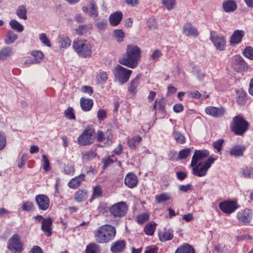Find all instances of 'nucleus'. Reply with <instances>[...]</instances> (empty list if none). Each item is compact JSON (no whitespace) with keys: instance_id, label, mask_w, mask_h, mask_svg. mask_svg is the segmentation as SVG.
Returning <instances> with one entry per match:
<instances>
[{"instance_id":"f257e3e1","label":"nucleus","mask_w":253,"mask_h":253,"mask_svg":"<svg viewBox=\"0 0 253 253\" xmlns=\"http://www.w3.org/2000/svg\"><path fill=\"white\" fill-rule=\"evenodd\" d=\"M141 55V51L139 47L133 44L128 45L126 47V55L119 60V62L128 68L134 69L138 66Z\"/></svg>"},{"instance_id":"f03ea898","label":"nucleus","mask_w":253,"mask_h":253,"mask_svg":"<svg viewBox=\"0 0 253 253\" xmlns=\"http://www.w3.org/2000/svg\"><path fill=\"white\" fill-rule=\"evenodd\" d=\"M116 235L114 226L105 224L99 227L94 232V236L97 243H107L113 240Z\"/></svg>"},{"instance_id":"7ed1b4c3","label":"nucleus","mask_w":253,"mask_h":253,"mask_svg":"<svg viewBox=\"0 0 253 253\" xmlns=\"http://www.w3.org/2000/svg\"><path fill=\"white\" fill-rule=\"evenodd\" d=\"M73 48L76 53L80 57L88 58L92 53L91 45L86 40L77 38L73 42Z\"/></svg>"},{"instance_id":"20e7f679","label":"nucleus","mask_w":253,"mask_h":253,"mask_svg":"<svg viewBox=\"0 0 253 253\" xmlns=\"http://www.w3.org/2000/svg\"><path fill=\"white\" fill-rule=\"evenodd\" d=\"M217 158V157L215 158L211 157L206 160L204 163H195L193 164L191 163V167H192L193 174L199 177L205 176L207 173L208 170Z\"/></svg>"},{"instance_id":"39448f33","label":"nucleus","mask_w":253,"mask_h":253,"mask_svg":"<svg viewBox=\"0 0 253 253\" xmlns=\"http://www.w3.org/2000/svg\"><path fill=\"white\" fill-rule=\"evenodd\" d=\"M249 123L241 115L234 117L230 125L231 130L236 135H242L248 129Z\"/></svg>"},{"instance_id":"423d86ee","label":"nucleus","mask_w":253,"mask_h":253,"mask_svg":"<svg viewBox=\"0 0 253 253\" xmlns=\"http://www.w3.org/2000/svg\"><path fill=\"white\" fill-rule=\"evenodd\" d=\"M95 138V129L87 126L77 138V143L81 146H87L92 144Z\"/></svg>"},{"instance_id":"0eeeda50","label":"nucleus","mask_w":253,"mask_h":253,"mask_svg":"<svg viewBox=\"0 0 253 253\" xmlns=\"http://www.w3.org/2000/svg\"><path fill=\"white\" fill-rule=\"evenodd\" d=\"M128 211V206L126 202L121 201L112 205L109 209L110 215L114 219L119 220L126 216Z\"/></svg>"},{"instance_id":"6e6552de","label":"nucleus","mask_w":253,"mask_h":253,"mask_svg":"<svg viewBox=\"0 0 253 253\" xmlns=\"http://www.w3.org/2000/svg\"><path fill=\"white\" fill-rule=\"evenodd\" d=\"M113 73L115 81L121 84L127 83L131 75L132 71L127 69L121 65H117L113 69Z\"/></svg>"},{"instance_id":"1a4fd4ad","label":"nucleus","mask_w":253,"mask_h":253,"mask_svg":"<svg viewBox=\"0 0 253 253\" xmlns=\"http://www.w3.org/2000/svg\"><path fill=\"white\" fill-rule=\"evenodd\" d=\"M7 249L12 253H21L23 251V244L20 236L15 234L8 240Z\"/></svg>"},{"instance_id":"9d476101","label":"nucleus","mask_w":253,"mask_h":253,"mask_svg":"<svg viewBox=\"0 0 253 253\" xmlns=\"http://www.w3.org/2000/svg\"><path fill=\"white\" fill-rule=\"evenodd\" d=\"M210 40L217 50L223 51L226 46V38L224 36L217 34L215 31H210Z\"/></svg>"},{"instance_id":"9b49d317","label":"nucleus","mask_w":253,"mask_h":253,"mask_svg":"<svg viewBox=\"0 0 253 253\" xmlns=\"http://www.w3.org/2000/svg\"><path fill=\"white\" fill-rule=\"evenodd\" d=\"M95 138L98 142H102L106 146H110L113 143V134L111 129H107L105 132L98 130L95 133Z\"/></svg>"},{"instance_id":"f8f14e48","label":"nucleus","mask_w":253,"mask_h":253,"mask_svg":"<svg viewBox=\"0 0 253 253\" xmlns=\"http://www.w3.org/2000/svg\"><path fill=\"white\" fill-rule=\"evenodd\" d=\"M253 217V212L249 209H245L238 212L236 218L238 222L244 225L250 224L251 221Z\"/></svg>"},{"instance_id":"ddd939ff","label":"nucleus","mask_w":253,"mask_h":253,"mask_svg":"<svg viewBox=\"0 0 253 253\" xmlns=\"http://www.w3.org/2000/svg\"><path fill=\"white\" fill-rule=\"evenodd\" d=\"M219 208L224 213L230 214L238 208V206L235 201L226 200L219 203Z\"/></svg>"},{"instance_id":"4468645a","label":"nucleus","mask_w":253,"mask_h":253,"mask_svg":"<svg viewBox=\"0 0 253 253\" xmlns=\"http://www.w3.org/2000/svg\"><path fill=\"white\" fill-rule=\"evenodd\" d=\"M35 202L40 210L46 211L50 204L48 197L44 194H39L35 197Z\"/></svg>"},{"instance_id":"2eb2a0df","label":"nucleus","mask_w":253,"mask_h":253,"mask_svg":"<svg viewBox=\"0 0 253 253\" xmlns=\"http://www.w3.org/2000/svg\"><path fill=\"white\" fill-rule=\"evenodd\" d=\"M232 67L237 72H241L248 69L247 64L239 55H236L234 56Z\"/></svg>"},{"instance_id":"dca6fc26","label":"nucleus","mask_w":253,"mask_h":253,"mask_svg":"<svg viewBox=\"0 0 253 253\" xmlns=\"http://www.w3.org/2000/svg\"><path fill=\"white\" fill-rule=\"evenodd\" d=\"M210 155V152L207 150H195L192 157L191 163H204L205 159Z\"/></svg>"},{"instance_id":"f3484780","label":"nucleus","mask_w":253,"mask_h":253,"mask_svg":"<svg viewBox=\"0 0 253 253\" xmlns=\"http://www.w3.org/2000/svg\"><path fill=\"white\" fill-rule=\"evenodd\" d=\"M245 35V32L244 30H236L230 38L229 42L230 44L235 45L240 43Z\"/></svg>"},{"instance_id":"a211bd4d","label":"nucleus","mask_w":253,"mask_h":253,"mask_svg":"<svg viewBox=\"0 0 253 253\" xmlns=\"http://www.w3.org/2000/svg\"><path fill=\"white\" fill-rule=\"evenodd\" d=\"M205 112L207 114L214 118H218L222 116L225 113V109L223 107H216L208 106L205 108Z\"/></svg>"},{"instance_id":"6ab92c4d","label":"nucleus","mask_w":253,"mask_h":253,"mask_svg":"<svg viewBox=\"0 0 253 253\" xmlns=\"http://www.w3.org/2000/svg\"><path fill=\"white\" fill-rule=\"evenodd\" d=\"M126 242L123 240H118L113 242L110 246V251L112 253H121L126 248Z\"/></svg>"},{"instance_id":"aec40b11","label":"nucleus","mask_w":253,"mask_h":253,"mask_svg":"<svg viewBox=\"0 0 253 253\" xmlns=\"http://www.w3.org/2000/svg\"><path fill=\"white\" fill-rule=\"evenodd\" d=\"M124 183L128 188H133L137 185L138 178L134 173L129 172L126 175Z\"/></svg>"},{"instance_id":"412c9836","label":"nucleus","mask_w":253,"mask_h":253,"mask_svg":"<svg viewBox=\"0 0 253 253\" xmlns=\"http://www.w3.org/2000/svg\"><path fill=\"white\" fill-rule=\"evenodd\" d=\"M52 222V219L50 217L43 219L42 221L41 230L45 233L47 237L51 235Z\"/></svg>"},{"instance_id":"4be33fe9","label":"nucleus","mask_w":253,"mask_h":253,"mask_svg":"<svg viewBox=\"0 0 253 253\" xmlns=\"http://www.w3.org/2000/svg\"><path fill=\"white\" fill-rule=\"evenodd\" d=\"M85 180V175L81 173L72 178L68 183V186L72 189H75L80 187Z\"/></svg>"},{"instance_id":"5701e85b","label":"nucleus","mask_w":253,"mask_h":253,"mask_svg":"<svg viewBox=\"0 0 253 253\" xmlns=\"http://www.w3.org/2000/svg\"><path fill=\"white\" fill-rule=\"evenodd\" d=\"M140 78L141 74H138L128 84V90L133 95H135L137 92V87L140 84Z\"/></svg>"},{"instance_id":"b1692460","label":"nucleus","mask_w":253,"mask_h":253,"mask_svg":"<svg viewBox=\"0 0 253 253\" xmlns=\"http://www.w3.org/2000/svg\"><path fill=\"white\" fill-rule=\"evenodd\" d=\"M80 106L84 112H88L91 110L93 105V101L92 99H86L82 97L80 100Z\"/></svg>"},{"instance_id":"393cba45","label":"nucleus","mask_w":253,"mask_h":253,"mask_svg":"<svg viewBox=\"0 0 253 253\" xmlns=\"http://www.w3.org/2000/svg\"><path fill=\"white\" fill-rule=\"evenodd\" d=\"M123 13L121 11H117L111 14L109 16V22L113 26L119 25L123 18Z\"/></svg>"},{"instance_id":"a878e982","label":"nucleus","mask_w":253,"mask_h":253,"mask_svg":"<svg viewBox=\"0 0 253 253\" xmlns=\"http://www.w3.org/2000/svg\"><path fill=\"white\" fill-rule=\"evenodd\" d=\"M158 237L161 242L170 240L173 237V231L170 229L165 228L159 233Z\"/></svg>"},{"instance_id":"bb28decb","label":"nucleus","mask_w":253,"mask_h":253,"mask_svg":"<svg viewBox=\"0 0 253 253\" xmlns=\"http://www.w3.org/2000/svg\"><path fill=\"white\" fill-rule=\"evenodd\" d=\"M87 191L85 189H80L76 191L74 195L75 200L79 203L85 201L88 198Z\"/></svg>"},{"instance_id":"cd10ccee","label":"nucleus","mask_w":253,"mask_h":253,"mask_svg":"<svg viewBox=\"0 0 253 253\" xmlns=\"http://www.w3.org/2000/svg\"><path fill=\"white\" fill-rule=\"evenodd\" d=\"M223 9L226 12H231L237 8V5L234 0H227L223 2Z\"/></svg>"},{"instance_id":"c85d7f7f","label":"nucleus","mask_w":253,"mask_h":253,"mask_svg":"<svg viewBox=\"0 0 253 253\" xmlns=\"http://www.w3.org/2000/svg\"><path fill=\"white\" fill-rule=\"evenodd\" d=\"M57 42L61 48H67L71 45V40L64 35H60L57 38Z\"/></svg>"},{"instance_id":"c756f323","label":"nucleus","mask_w":253,"mask_h":253,"mask_svg":"<svg viewBox=\"0 0 253 253\" xmlns=\"http://www.w3.org/2000/svg\"><path fill=\"white\" fill-rule=\"evenodd\" d=\"M74 163L72 161L67 162L64 165L63 172L66 175H73L75 173Z\"/></svg>"},{"instance_id":"7c9ffc66","label":"nucleus","mask_w":253,"mask_h":253,"mask_svg":"<svg viewBox=\"0 0 253 253\" xmlns=\"http://www.w3.org/2000/svg\"><path fill=\"white\" fill-rule=\"evenodd\" d=\"M171 199L170 193L168 192H163L157 194L155 197V202L156 204H161L163 202L169 201Z\"/></svg>"},{"instance_id":"2f4dec72","label":"nucleus","mask_w":253,"mask_h":253,"mask_svg":"<svg viewBox=\"0 0 253 253\" xmlns=\"http://www.w3.org/2000/svg\"><path fill=\"white\" fill-rule=\"evenodd\" d=\"M245 151V147L241 145H235L230 150L229 153L231 155L235 157H240L243 155Z\"/></svg>"},{"instance_id":"473e14b6","label":"nucleus","mask_w":253,"mask_h":253,"mask_svg":"<svg viewBox=\"0 0 253 253\" xmlns=\"http://www.w3.org/2000/svg\"><path fill=\"white\" fill-rule=\"evenodd\" d=\"M102 189L100 185L93 187L92 194L89 199V202H92L95 199L102 197Z\"/></svg>"},{"instance_id":"72a5a7b5","label":"nucleus","mask_w":253,"mask_h":253,"mask_svg":"<svg viewBox=\"0 0 253 253\" xmlns=\"http://www.w3.org/2000/svg\"><path fill=\"white\" fill-rule=\"evenodd\" d=\"M142 140L140 135H137L129 138L127 140L128 146L130 149H135Z\"/></svg>"},{"instance_id":"f704fd0d","label":"nucleus","mask_w":253,"mask_h":253,"mask_svg":"<svg viewBox=\"0 0 253 253\" xmlns=\"http://www.w3.org/2000/svg\"><path fill=\"white\" fill-rule=\"evenodd\" d=\"M100 247L95 243H90L87 245L85 253H100Z\"/></svg>"},{"instance_id":"c9c22d12","label":"nucleus","mask_w":253,"mask_h":253,"mask_svg":"<svg viewBox=\"0 0 253 253\" xmlns=\"http://www.w3.org/2000/svg\"><path fill=\"white\" fill-rule=\"evenodd\" d=\"M156 224L154 222H150L146 224L144 228V232L147 235H153L156 229Z\"/></svg>"},{"instance_id":"e433bc0d","label":"nucleus","mask_w":253,"mask_h":253,"mask_svg":"<svg viewBox=\"0 0 253 253\" xmlns=\"http://www.w3.org/2000/svg\"><path fill=\"white\" fill-rule=\"evenodd\" d=\"M12 53V49L9 47H6L0 51V60H4L10 57Z\"/></svg>"},{"instance_id":"4c0bfd02","label":"nucleus","mask_w":253,"mask_h":253,"mask_svg":"<svg viewBox=\"0 0 253 253\" xmlns=\"http://www.w3.org/2000/svg\"><path fill=\"white\" fill-rule=\"evenodd\" d=\"M90 5V10L88 12L89 16L91 17H96L98 16V7L96 6L95 1L91 0L89 2Z\"/></svg>"},{"instance_id":"58836bf2","label":"nucleus","mask_w":253,"mask_h":253,"mask_svg":"<svg viewBox=\"0 0 253 253\" xmlns=\"http://www.w3.org/2000/svg\"><path fill=\"white\" fill-rule=\"evenodd\" d=\"M96 79L98 84H104L108 79V74L107 72H100Z\"/></svg>"},{"instance_id":"ea45409f","label":"nucleus","mask_w":253,"mask_h":253,"mask_svg":"<svg viewBox=\"0 0 253 253\" xmlns=\"http://www.w3.org/2000/svg\"><path fill=\"white\" fill-rule=\"evenodd\" d=\"M27 12L26 6L22 5L18 7L16 14L20 19L26 20L27 19Z\"/></svg>"},{"instance_id":"a19ab883","label":"nucleus","mask_w":253,"mask_h":253,"mask_svg":"<svg viewBox=\"0 0 253 253\" xmlns=\"http://www.w3.org/2000/svg\"><path fill=\"white\" fill-rule=\"evenodd\" d=\"M64 116L70 120H75L76 117L75 114V110L72 107H68L67 109L64 110Z\"/></svg>"},{"instance_id":"79ce46f5","label":"nucleus","mask_w":253,"mask_h":253,"mask_svg":"<svg viewBox=\"0 0 253 253\" xmlns=\"http://www.w3.org/2000/svg\"><path fill=\"white\" fill-rule=\"evenodd\" d=\"M17 39V35L13 32L9 30L6 35V39L5 40V43L7 44H10L14 42Z\"/></svg>"},{"instance_id":"37998d69","label":"nucleus","mask_w":253,"mask_h":253,"mask_svg":"<svg viewBox=\"0 0 253 253\" xmlns=\"http://www.w3.org/2000/svg\"><path fill=\"white\" fill-rule=\"evenodd\" d=\"M9 24L11 28L13 30H15L18 32H21L24 30V27L23 25H22L16 20H11Z\"/></svg>"},{"instance_id":"c03bdc74","label":"nucleus","mask_w":253,"mask_h":253,"mask_svg":"<svg viewBox=\"0 0 253 253\" xmlns=\"http://www.w3.org/2000/svg\"><path fill=\"white\" fill-rule=\"evenodd\" d=\"M173 135L176 142L179 144H183L185 142V138L183 135L179 131L174 130Z\"/></svg>"},{"instance_id":"a18cd8bd","label":"nucleus","mask_w":253,"mask_h":253,"mask_svg":"<svg viewBox=\"0 0 253 253\" xmlns=\"http://www.w3.org/2000/svg\"><path fill=\"white\" fill-rule=\"evenodd\" d=\"M149 217V215L146 212L139 214L136 216V221L138 224H142L148 220Z\"/></svg>"},{"instance_id":"49530a36","label":"nucleus","mask_w":253,"mask_h":253,"mask_svg":"<svg viewBox=\"0 0 253 253\" xmlns=\"http://www.w3.org/2000/svg\"><path fill=\"white\" fill-rule=\"evenodd\" d=\"M31 54L35 57V60L37 63L41 62L44 57L43 54L40 50L32 51Z\"/></svg>"},{"instance_id":"de8ad7c7","label":"nucleus","mask_w":253,"mask_h":253,"mask_svg":"<svg viewBox=\"0 0 253 253\" xmlns=\"http://www.w3.org/2000/svg\"><path fill=\"white\" fill-rule=\"evenodd\" d=\"M175 253H190V244L186 243L182 245L176 250Z\"/></svg>"},{"instance_id":"09e8293b","label":"nucleus","mask_w":253,"mask_h":253,"mask_svg":"<svg viewBox=\"0 0 253 253\" xmlns=\"http://www.w3.org/2000/svg\"><path fill=\"white\" fill-rule=\"evenodd\" d=\"M243 54L247 58L253 60V47L252 46H246L244 50Z\"/></svg>"},{"instance_id":"8fccbe9b","label":"nucleus","mask_w":253,"mask_h":253,"mask_svg":"<svg viewBox=\"0 0 253 253\" xmlns=\"http://www.w3.org/2000/svg\"><path fill=\"white\" fill-rule=\"evenodd\" d=\"M35 209V206L33 203L27 201L23 204L22 206V209L23 211H31Z\"/></svg>"},{"instance_id":"3c124183","label":"nucleus","mask_w":253,"mask_h":253,"mask_svg":"<svg viewBox=\"0 0 253 253\" xmlns=\"http://www.w3.org/2000/svg\"><path fill=\"white\" fill-rule=\"evenodd\" d=\"M42 168L45 171H48L50 169V166L47 157L45 155H42Z\"/></svg>"},{"instance_id":"603ef678","label":"nucleus","mask_w":253,"mask_h":253,"mask_svg":"<svg viewBox=\"0 0 253 253\" xmlns=\"http://www.w3.org/2000/svg\"><path fill=\"white\" fill-rule=\"evenodd\" d=\"M115 160L110 158V157H107L103 159L101 161L102 163L103 164V168L104 169H107L111 165L113 164Z\"/></svg>"},{"instance_id":"864d4df0","label":"nucleus","mask_w":253,"mask_h":253,"mask_svg":"<svg viewBox=\"0 0 253 253\" xmlns=\"http://www.w3.org/2000/svg\"><path fill=\"white\" fill-rule=\"evenodd\" d=\"M6 145V137L4 132L0 131V151L3 150Z\"/></svg>"},{"instance_id":"5fc2aeb1","label":"nucleus","mask_w":253,"mask_h":253,"mask_svg":"<svg viewBox=\"0 0 253 253\" xmlns=\"http://www.w3.org/2000/svg\"><path fill=\"white\" fill-rule=\"evenodd\" d=\"M163 4L168 10L172 9L175 4V0H163Z\"/></svg>"},{"instance_id":"6e6d98bb","label":"nucleus","mask_w":253,"mask_h":253,"mask_svg":"<svg viewBox=\"0 0 253 253\" xmlns=\"http://www.w3.org/2000/svg\"><path fill=\"white\" fill-rule=\"evenodd\" d=\"M39 39L44 45L48 47H51V45L49 40L47 38L45 34L42 33L41 34L39 37Z\"/></svg>"},{"instance_id":"4d7b16f0","label":"nucleus","mask_w":253,"mask_h":253,"mask_svg":"<svg viewBox=\"0 0 253 253\" xmlns=\"http://www.w3.org/2000/svg\"><path fill=\"white\" fill-rule=\"evenodd\" d=\"M114 34L119 42H121L123 41L125 37V33L122 30H115L114 31Z\"/></svg>"},{"instance_id":"13d9d810","label":"nucleus","mask_w":253,"mask_h":253,"mask_svg":"<svg viewBox=\"0 0 253 253\" xmlns=\"http://www.w3.org/2000/svg\"><path fill=\"white\" fill-rule=\"evenodd\" d=\"M247 93L245 91H241L239 93L237 98V101L238 104L242 105L246 102V97Z\"/></svg>"},{"instance_id":"bf43d9fd","label":"nucleus","mask_w":253,"mask_h":253,"mask_svg":"<svg viewBox=\"0 0 253 253\" xmlns=\"http://www.w3.org/2000/svg\"><path fill=\"white\" fill-rule=\"evenodd\" d=\"M189 154L190 148L183 149L179 152L178 158L180 160L185 159L187 157Z\"/></svg>"},{"instance_id":"052dcab7","label":"nucleus","mask_w":253,"mask_h":253,"mask_svg":"<svg viewBox=\"0 0 253 253\" xmlns=\"http://www.w3.org/2000/svg\"><path fill=\"white\" fill-rule=\"evenodd\" d=\"M76 32L79 35H83L87 32V27L86 25H80L76 29Z\"/></svg>"},{"instance_id":"680f3d73","label":"nucleus","mask_w":253,"mask_h":253,"mask_svg":"<svg viewBox=\"0 0 253 253\" xmlns=\"http://www.w3.org/2000/svg\"><path fill=\"white\" fill-rule=\"evenodd\" d=\"M163 56V53L162 51L158 49H156L153 51L151 55V58L154 61H158L160 57Z\"/></svg>"},{"instance_id":"e2e57ef3","label":"nucleus","mask_w":253,"mask_h":253,"mask_svg":"<svg viewBox=\"0 0 253 253\" xmlns=\"http://www.w3.org/2000/svg\"><path fill=\"white\" fill-rule=\"evenodd\" d=\"M223 143V139H218L216 141L213 142L212 145L213 147L216 150V153L220 152L222 149V146Z\"/></svg>"},{"instance_id":"0e129e2a","label":"nucleus","mask_w":253,"mask_h":253,"mask_svg":"<svg viewBox=\"0 0 253 253\" xmlns=\"http://www.w3.org/2000/svg\"><path fill=\"white\" fill-rule=\"evenodd\" d=\"M107 117L106 111L103 109H100L97 113V117L99 121H104Z\"/></svg>"},{"instance_id":"69168bd1","label":"nucleus","mask_w":253,"mask_h":253,"mask_svg":"<svg viewBox=\"0 0 253 253\" xmlns=\"http://www.w3.org/2000/svg\"><path fill=\"white\" fill-rule=\"evenodd\" d=\"M243 174L245 177L247 178L253 177V168H246L243 170Z\"/></svg>"},{"instance_id":"338daca9","label":"nucleus","mask_w":253,"mask_h":253,"mask_svg":"<svg viewBox=\"0 0 253 253\" xmlns=\"http://www.w3.org/2000/svg\"><path fill=\"white\" fill-rule=\"evenodd\" d=\"M165 100L163 97L161 98L159 100H157V105L158 106L159 111L161 112L165 111Z\"/></svg>"},{"instance_id":"774afa93","label":"nucleus","mask_w":253,"mask_h":253,"mask_svg":"<svg viewBox=\"0 0 253 253\" xmlns=\"http://www.w3.org/2000/svg\"><path fill=\"white\" fill-rule=\"evenodd\" d=\"M81 90L82 92L87 93L90 96L93 93V88L90 86L84 85L81 87Z\"/></svg>"}]
</instances>
